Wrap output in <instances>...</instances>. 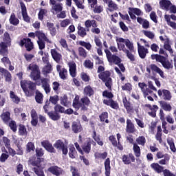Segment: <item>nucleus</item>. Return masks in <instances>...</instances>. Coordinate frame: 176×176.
Returning <instances> with one entry per match:
<instances>
[{"instance_id":"obj_1","label":"nucleus","mask_w":176,"mask_h":176,"mask_svg":"<svg viewBox=\"0 0 176 176\" xmlns=\"http://www.w3.org/2000/svg\"><path fill=\"white\" fill-rule=\"evenodd\" d=\"M117 42H119L117 43L118 50L125 53L130 61H135V57L132 54L134 52V43L130 41L129 38L124 39L122 37L119 38Z\"/></svg>"},{"instance_id":"obj_2","label":"nucleus","mask_w":176,"mask_h":176,"mask_svg":"<svg viewBox=\"0 0 176 176\" xmlns=\"http://www.w3.org/2000/svg\"><path fill=\"white\" fill-rule=\"evenodd\" d=\"M160 54H152L151 60H155L157 63H160L162 67L165 69H173L174 68V65H173V60L170 62L166 58V56H163L160 54H164V56H168L167 53L164 52L163 48H160L159 51Z\"/></svg>"},{"instance_id":"obj_3","label":"nucleus","mask_w":176,"mask_h":176,"mask_svg":"<svg viewBox=\"0 0 176 176\" xmlns=\"http://www.w3.org/2000/svg\"><path fill=\"white\" fill-rule=\"evenodd\" d=\"M90 104H91V100L88 96H84L80 98L79 95H76L73 100L72 107L76 111H79L80 108L81 111H87Z\"/></svg>"},{"instance_id":"obj_4","label":"nucleus","mask_w":176,"mask_h":176,"mask_svg":"<svg viewBox=\"0 0 176 176\" xmlns=\"http://www.w3.org/2000/svg\"><path fill=\"white\" fill-rule=\"evenodd\" d=\"M21 87L27 97L35 96V91L36 90V84L35 82L30 80L21 81Z\"/></svg>"},{"instance_id":"obj_5","label":"nucleus","mask_w":176,"mask_h":176,"mask_svg":"<svg viewBox=\"0 0 176 176\" xmlns=\"http://www.w3.org/2000/svg\"><path fill=\"white\" fill-rule=\"evenodd\" d=\"M36 37L38 38L37 44L40 50H43L46 47V43H52V41L47 38L46 34L43 32H37Z\"/></svg>"},{"instance_id":"obj_6","label":"nucleus","mask_w":176,"mask_h":176,"mask_svg":"<svg viewBox=\"0 0 176 176\" xmlns=\"http://www.w3.org/2000/svg\"><path fill=\"white\" fill-rule=\"evenodd\" d=\"M18 45L21 46V47H25L26 49V52H31L34 50V43L31 41V38H23L21 37L20 41L18 42Z\"/></svg>"},{"instance_id":"obj_7","label":"nucleus","mask_w":176,"mask_h":176,"mask_svg":"<svg viewBox=\"0 0 176 176\" xmlns=\"http://www.w3.org/2000/svg\"><path fill=\"white\" fill-rule=\"evenodd\" d=\"M28 69L32 71L30 74V78L32 80H39L41 79V71L39 70V66L36 64L30 65Z\"/></svg>"},{"instance_id":"obj_8","label":"nucleus","mask_w":176,"mask_h":176,"mask_svg":"<svg viewBox=\"0 0 176 176\" xmlns=\"http://www.w3.org/2000/svg\"><path fill=\"white\" fill-rule=\"evenodd\" d=\"M54 148L56 149H58L59 151H62L63 155H68V146L63 142L61 140H58L54 144Z\"/></svg>"},{"instance_id":"obj_9","label":"nucleus","mask_w":176,"mask_h":176,"mask_svg":"<svg viewBox=\"0 0 176 176\" xmlns=\"http://www.w3.org/2000/svg\"><path fill=\"white\" fill-rule=\"evenodd\" d=\"M151 69L153 72H156L157 74H159L160 76H161V78L164 79L165 78L164 72H163L162 69L157 67V65H156L155 64H151L149 65V67H146V72H148V74H151Z\"/></svg>"},{"instance_id":"obj_10","label":"nucleus","mask_w":176,"mask_h":176,"mask_svg":"<svg viewBox=\"0 0 176 176\" xmlns=\"http://www.w3.org/2000/svg\"><path fill=\"white\" fill-rule=\"evenodd\" d=\"M157 94L159 97H161L165 101H171L172 96L171 92L167 89H159L157 91Z\"/></svg>"},{"instance_id":"obj_11","label":"nucleus","mask_w":176,"mask_h":176,"mask_svg":"<svg viewBox=\"0 0 176 176\" xmlns=\"http://www.w3.org/2000/svg\"><path fill=\"white\" fill-rule=\"evenodd\" d=\"M122 102L127 113H133L134 112V106L131 102L127 100V97L124 96L122 98Z\"/></svg>"},{"instance_id":"obj_12","label":"nucleus","mask_w":176,"mask_h":176,"mask_svg":"<svg viewBox=\"0 0 176 176\" xmlns=\"http://www.w3.org/2000/svg\"><path fill=\"white\" fill-rule=\"evenodd\" d=\"M122 162L124 164H131V163H134L135 162V157L133 153H129L128 155H123L122 157Z\"/></svg>"},{"instance_id":"obj_13","label":"nucleus","mask_w":176,"mask_h":176,"mask_svg":"<svg viewBox=\"0 0 176 176\" xmlns=\"http://www.w3.org/2000/svg\"><path fill=\"white\" fill-rule=\"evenodd\" d=\"M41 146L50 153H56V148H54V146H53V144L50 143L49 140H43L41 142Z\"/></svg>"},{"instance_id":"obj_14","label":"nucleus","mask_w":176,"mask_h":176,"mask_svg":"<svg viewBox=\"0 0 176 176\" xmlns=\"http://www.w3.org/2000/svg\"><path fill=\"white\" fill-rule=\"evenodd\" d=\"M138 86L141 89V91L143 93L144 98H146L149 94H152L153 93V91L148 88V85L145 84V82H139Z\"/></svg>"},{"instance_id":"obj_15","label":"nucleus","mask_w":176,"mask_h":176,"mask_svg":"<svg viewBox=\"0 0 176 176\" xmlns=\"http://www.w3.org/2000/svg\"><path fill=\"white\" fill-rule=\"evenodd\" d=\"M21 9V14L23 19L25 23H31V17L28 16V13L27 12V7L23 2L20 3Z\"/></svg>"},{"instance_id":"obj_16","label":"nucleus","mask_w":176,"mask_h":176,"mask_svg":"<svg viewBox=\"0 0 176 176\" xmlns=\"http://www.w3.org/2000/svg\"><path fill=\"white\" fill-rule=\"evenodd\" d=\"M135 131H137V129H135V126L134 125V123H133V121H131V120L127 119L126 133H127V134H134Z\"/></svg>"},{"instance_id":"obj_17","label":"nucleus","mask_w":176,"mask_h":176,"mask_svg":"<svg viewBox=\"0 0 176 176\" xmlns=\"http://www.w3.org/2000/svg\"><path fill=\"white\" fill-rule=\"evenodd\" d=\"M103 104H104V105H107V107H110L113 109H119V104L118 102L113 100V99H104Z\"/></svg>"},{"instance_id":"obj_18","label":"nucleus","mask_w":176,"mask_h":176,"mask_svg":"<svg viewBox=\"0 0 176 176\" xmlns=\"http://www.w3.org/2000/svg\"><path fill=\"white\" fill-rule=\"evenodd\" d=\"M47 171L52 175L60 176L63 174V169L58 166H52L48 168Z\"/></svg>"},{"instance_id":"obj_19","label":"nucleus","mask_w":176,"mask_h":176,"mask_svg":"<svg viewBox=\"0 0 176 176\" xmlns=\"http://www.w3.org/2000/svg\"><path fill=\"white\" fill-rule=\"evenodd\" d=\"M72 131H73L74 134H78V133H82V131H83V127L82 126V124H80V122L74 121L72 124Z\"/></svg>"},{"instance_id":"obj_20","label":"nucleus","mask_w":176,"mask_h":176,"mask_svg":"<svg viewBox=\"0 0 176 176\" xmlns=\"http://www.w3.org/2000/svg\"><path fill=\"white\" fill-rule=\"evenodd\" d=\"M138 52L139 56L140 58H145L146 57V54H148V49L145 48V47L142 45H140V43H138Z\"/></svg>"},{"instance_id":"obj_21","label":"nucleus","mask_w":176,"mask_h":176,"mask_svg":"<svg viewBox=\"0 0 176 176\" xmlns=\"http://www.w3.org/2000/svg\"><path fill=\"white\" fill-rule=\"evenodd\" d=\"M50 52L53 60H54L56 63H60V61H61V58L63 57V56H61V54L58 53V52H57V50L56 49H51Z\"/></svg>"},{"instance_id":"obj_22","label":"nucleus","mask_w":176,"mask_h":176,"mask_svg":"<svg viewBox=\"0 0 176 176\" xmlns=\"http://www.w3.org/2000/svg\"><path fill=\"white\" fill-rule=\"evenodd\" d=\"M46 25L50 35L56 36V35H57V29L56 28V26H54V23L52 22H47Z\"/></svg>"},{"instance_id":"obj_23","label":"nucleus","mask_w":176,"mask_h":176,"mask_svg":"<svg viewBox=\"0 0 176 176\" xmlns=\"http://www.w3.org/2000/svg\"><path fill=\"white\" fill-rule=\"evenodd\" d=\"M83 153L89 155L91 151V142H89L87 140L84 144L81 146Z\"/></svg>"},{"instance_id":"obj_24","label":"nucleus","mask_w":176,"mask_h":176,"mask_svg":"<svg viewBox=\"0 0 176 176\" xmlns=\"http://www.w3.org/2000/svg\"><path fill=\"white\" fill-rule=\"evenodd\" d=\"M69 74L72 78H75L76 76V63L75 62H69L68 63Z\"/></svg>"},{"instance_id":"obj_25","label":"nucleus","mask_w":176,"mask_h":176,"mask_svg":"<svg viewBox=\"0 0 176 176\" xmlns=\"http://www.w3.org/2000/svg\"><path fill=\"white\" fill-rule=\"evenodd\" d=\"M137 22L139 24H140L142 26V28H144V30H148V28H149L150 23L146 19H145L141 16H138Z\"/></svg>"},{"instance_id":"obj_26","label":"nucleus","mask_w":176,"mask_h":176,"mask_svg":"<svg viewBox=\"0 0 176 176\" xmlns=\"http://www.w3.org/2000/svg\"><path fill=\"white\" fill-rule=\"evenodd\" d=\"M85 28L87 29V31H89V28H91V27H92V28H97V27H98V24L97 23V21L94 19L93 20L88 19L85 21Z\"/></svg>"},{"instance_id":"obj_27","label":"nucleus","mask_w":176,"mask_h":176,"mask_svg":"<svg viewBox=\"0 0 176 176\" xmlns=\"http://www.w3.org/2000/svg\"><path fill=\"white\" fill-rule=\"evenodd\" d=\"M9 45L5 43H0V54L1 56H8L9 54V50L8 49Z\"/></svg>"},{"instance_id":"obj_28","label":"nucleus","mask_w":176,"mask_h":176,"mask_svg":"<svg viewBox=\"0 0 176 176\" xmlns=\"http://www.w3.org/2000/svg\"><path fill=\"white\" fill-rule=\"evenodd\" d=\"M159 104L161 108L164 109V111H166V112H171L173 107H171V104H170V103H168L167 102L164 100H160L159 102Z\"/></svg>"},{"instance_id":"obj_29","label":"nucleus","mask_w":176,"mask_h":176,"mask_svg":"<svg viewBox=\"0 0 176 176\" xmlns=\"http://www.w3.org/2000/svg\"><path fill=\"white\" fill-rule=\"evenodd\" d=\"M0 72L3 74L6 82H12V74L8 69L0 67Z\"/></svg>"},{"instance_id":"obj_30","label":"nucleus","mask_w":176,"mask_h":176,"mask_svg":"<svg viewBox=\"0 0 176 176\" xmlns=\"http://www.w3.org/2000/svg\"><path fill=\"white\" fill-rule=\"evenodd\" d=\"M99 79H101L102 82L107 81L108 79H111V72L107 70L98 74Z\"/></svg>"},{"instance_id":"obj_31","label":"nucleus","mask_w":176,"mask_h":176,"mask_svg":"<svg viewBox=\"0 0 176 176\" xmlns=\"http://www.w3.org/2000/svg\"><path fill=\"white\" fill-rule=\"evenodd\" d=\"M105 176H111V160L107 158L104 161Z\"/></svg>"},{"instance_id":"obj_32","label":"nucleus","mask_w":176,"mask_h":176,"mask_svg":"<svg viewBox=\"0 0 176 176\" xmlns=\"http://www.w3.org/2000/svg\"><path fill=\"white\" fill-rule=\"evenodd\" d=\"M159 3L161 9L164 10H168L170 6H171V1L170 0H161Z\"/></svg>"},{"instance_id":"obj_33","label":"nucleus","mask_w":176,"mask_h":176,"mask_svg":"<svg viewBox=\"0 0 176 176\" xmlns=\"http://www.w3.org/2000/svg\"><path fill=\"white\" fill-rule=\"evenodd\" d=\"M32 166L36 167H41V163H42L43 158L33 157L30 160Z\"/></svg>"},{"instance_id":"obj_34","label":"nucleus","mask_w":176,"mask_h":176,"mask_svg":"<svg viewBox=\"0 0 176 176\" xmlns=\"http://www.w3.org/2000/svg\"><path fill=\"white\" fill-rule=\"evenodd\" d=\"M35 100L37 104H43V94L38 89L35 91Z\"/></svg>"},{"instance_id":"obj_35","label":"nucleus","mask_w":176,"mask_h":176,"mask_svg":"<svg viewBox=\"0 0 176 176\" xmlns=\"http://www.w3.org/2000/svg\"><path fill=\"white\" fill-rule=\"evenodd\" d=\"M3 42L1 43H6V45H8L9 47L12 46V38H10V34L8 32H6L3 34Z\"/></svg>"},{"instance_id":"obj_36","label":"nucleus","mask_w":176,"mask_h":176,"mask_svg":"<svg viewBox=\"0 0 176 176\" xmlns=\"http://www.w3.org/2000/svg\"><path fill=\"white\" fill-rule=\"evenodd\" d=\"M48 116L50 119L52 120H54V122L57 120H60V118H61V116H60V113H57L55 110L54 111H50L48 113Z\"/></svg>"},{"instance_id":"obj_37","label":"nucleus","mask_w":176,"mask_h":176,"mask_svg":"<svg viewBox=\"0 0 176 176\" xmlns=\"http://www.w3.org/2000/svg\"><path fill=\"white\" fill-rule=\"evenodd\" d=\"M84 94L86 97H91L94 96V89L90 85H87L84 88Z\"/></svg>"},{"instance_id":"obj_38","label":"nucleus","mask_w":176,"mask_h":176,"mask_svg":"<svg viewBox=\"0 0 176 176\" xmlns=\"http://www.w3.org/2000/svg\"><path fill=\"white\" fill-rule=\"evenodd\" d=\"M53 71V66H52V64L48 63L46 64L42 69V73L43 75H47V74H51Z\"/></svg>"},{"instance_id":"obj_39","label":"nucleus","mask_w":176,"mask_h":176,"mask_svg":"<svg viewBox=\"0 0 176 176\" xmlns=\"http://www.w3.org/2000/svg\"><path fill=\"white\" fill-rule=\"evenodd\" d=\"M1 118L3 120V122L6 124H8L9 123V120H10V112L9 111H6L3 113L1 115Z\"/></svg>"},{"instance_id":"obj_40","label":"nucleus","mask_w":176,"mask_h":176,"mask_svg":"<svg viewBox=\"0 0 176 176\" xmlns=\"http://www.w3.org/2000/svg\"><path fill=\"white\" fill-rule=\"evenodd\" d=\"M9 21L12 25H19L20 24V20L16 18V14L13 12L10 15Z\"/></svg>"},{"instance_id":"obj_41","label":"nucleus","mask_w":176,"mask_h":176,"mask_svg":"<svg viewBox=\"0 0 176 176\" xmlns=\"http://www.w3.org/2000/svg\"><path fill=\"white\" fill-rule=\"evenodd\" d=\"M92 138L97 142L98 145L102 146L104 145V142L101 140L100 135H97V132L96 131H93Z\"/></svg>"},{"instance_id":"obj_42","label":"nucleus","mask_w":176,"mask_h":176,"mask_svg":"<svg viewBox=\"0 0 176 176\" xmlns=\"http://www.w3.org/2000/svg\"><path fill=\"white\" fill-rule=\"evenodd\" d=\"M77 30H78V35H79V36H80L81 38H85V36H86V35H87V32L86 31V28L78 25L77 27Z\"/></svg>"},{"instance_id":"obj_43","label":"nucleus","mask_w":176,"mask_h":176,"mask_svg":"<svg viewBox=\"0 0 176 176\" xmlns=\"http://www.w3.org/2000/svg\"><path fill=\"white\" fill-rule=\"evenodd\" d=\"M164 49H165V50H168L170 54H173L174 51L173 50V48H171V45H170V39L168 38L166 39L164 43Z\"/></svg>"},{"instance_id":"obj_44","label":"nucleus","mask_w":176,"mask_h":176,"mask_svg":"<svg viewBox=\"0 0 176 176\" xmlns=\"http://www.w3.org/2000/svg\"><path fill=\"white\" fill-rule=\"evenodd\" d=\"M100 120L102 123L108 124L109 123V120H108V113L107 111H103L100 116H99Z\"/></svg>"},{"instance_id":"obj_45","label":"nucleus","mask_w":176,"mask_h":176,"mask_svg":"<svg viewBox=\"0 0 176 176\" xmlns=\"http://www.w3.org/2000/svg\"><path fill=\"white\" fill-rule=\"evenodd\" d=\"M133 151L136 157H140L141 156V148L137 143L133 144Z\"/></svg>"},{"instance_id":"obj_46","label":"nucleus","mask_w":176,"mask_h":176,"mask_svg":"<svg viewBox=\"0 0 176 176\" xmlns=\"http://www.w3.org/2000/svg\"><path fill=\"white\" fill-rule=\"evenodd\" d=\"M10 98H11L12 101L14 102V104H19L21 101L20 98L17 96V95L14 94V91H10Z\"/></svg>"},{"instance_id":"obj_47","label":"nucleus","mask_w":176,"mask_h":176,"mask_svg":"<svg viewBox=\"0 0 176 176\" xmlns=\"http://www.w3.org/2000/svg\"><path fill=\"white\" fill-rule=\"evenodd\" d=\"M108 61L109 63H113L116 65H119L122 63V59L116 55H113Z\"/></svg>"},{"instance_id":"obj_48","label":"nucleus","mask_w":176,"mask_h":176,"mask_svg":"<svg viewBox=\"0 0 176 176\" xmlns=\"http://www.w3.org/2000/svg\"><path fill=\"white\" fill-rule=\"evenodd\" d=\"M32 171L36 174L37 176H45V172H43V168L41 166L38 167H34L32 168Z\"/></svg>"},{"instance_id":"obj_49","label":"nucleus","mask_w":176,"mask_h":176,"mask_svg":"<svg viewBox=\"0 0 176 176\" xmlns=\"http://www.w3.org/2000/svg\"><path fill=\"white\" fill-rule=\"evenodd\" d=\"M27 128H25V126L23 124H20L19 125V135L24 136L27 135Z\"/></svg>"},{"instance_id":"obj_50","label":"nucleus","mask_w":176,"mask_h":176,"mask_svg":"<svg viewBox=\"0 0 176 176\" xmlns=\"http://www.w3.org/2000/svg\"><path fill=\"white\" fill-rule=\"evenodd\" d=\"M78 45H80V46H82V47H85V49H87V50H91V44L90 43V42L80 41L78 42Z\"/></svg>"},{"instance_id":"obj_51","label":"nucleus","mask_w":176,"mask_h":176,"mask_svg":"<svg viewBox=\"0 0 176 176\" xmlns=\"http://www.w3.org/2000/svg\"><path fill=\"white\" fill-rule=\"evenodd\" d=\"M78 56L82 57V58H86L87 57V52L83 48V47H78Z\"/></svg>"},{"instance_id":"obj_52","label":"nucleus","mask_w":176,"mask_h":176,"mask_svg":"<svg viewBox=\"0 0 176 176\" xmlns=\"http://www.w3.org/2000/svg\"><path fill=\"white\" fill-rule=\"evenodd\" d=\"M108 156V153L104 152L102 153L96 152L94 153L95 159H107V157Z\"/></svg>"},{"instance_id":"obj_53","label":"nucleus","mask_w":176,"mask_h":176,"mask_svg":"<svg viewBox=\"0 0 176 176\" xmlns=\"http://www.w3.org/2000/svg\"><path fill=\"white\" fill-rule=\"evenodd\" d=\"M136 142L138 145H142V146H145V144H146V139H145L144 136H139L136 138Z\"/></svg>"},{"instance_id":"obj_54","label":"nucleus","mask_w":176,"mask_h":176,"mask_svg":"<svg viewBox=\"0 0 176 176\" xmlns=\"http://www.w3.org/2000/svg\"><path fill=\"white\" fill-rule=\"evenodd\" d=\"M167 143L169 145L170 149L173 153L176 152L175 144L174 143V140L167 139Z\"/></svg>"},{"instance_id":"obj_55","label":"nucleus","mask_w":176,"mask_h":176,"mask_svg":"<svg viewBox=\"0 0 176 176\" xmlns=\"http://www.w3.org/2000/svg\"><path fill=\"white\" fill-rule=\"evenodd\" d=\"M46 14H47V10L40 9V11L38 14V20H41V21H43V17H44V16H46Z\"/></svg>"},{"instance_id":"obj_56","label":"nucleus","mask_w":176,"mask_h":176,"mask_svg":"<svg viewBox=\"0 0 176 176\" xmlns=\"http://www.w3.org/2000/svg\"><path fill=\"white\" fill-rule=\"evenodd\" d=\"M67 75H68V71L65 68H63L59 72V76L60 79H63V80H65V79H67Z\"/></svg>"},{"instance_id":"obj_57","label":"nucleus","mask_w":176,"mask_h":176,"mask_svg":"<svg viewBox=\"0 0 176 176\" xmlns=\"http://www.w3.org/2000/svg\"><path fill=\"white\" fill-rule=\"evenodd\" d=\"M84 67L88 68V69H93V68H94V63H93L90 59L85 60L84 62Z\"/></svg>"},{"instance_id":"obj_58","label":"nucleus","mask_w":176,"mask_h":176,"mask_svg":"<svg viewBox=\"0 0 176 176\" xmlns=\"http://www.w3.org/2000/svg\"><path fill=\"white\" fill-rule=\"evenodd\" d=\"M170 162V155L168 153L164 154V159H162L158 162L159 164L166 165L167 162Z\"/></svg>"},{"instance_id":"obj_59","label":"nucleus","mask_w":176,"mask_h":176,"mask_svg":"<svg viewBox=\"0 0 176 176\" xmlns=\"http://www.w3.org/2000/svg\"><path fill=\"white\" fill-rule=\"evenodd\" d=\"M52 10L56 12L57 13H59V12L63 11V3H55L54 5H52Z\"/></svg>"},{"instance_id":"obj_60","label":"nucleus","mask_w":176,"mask_h":176,"mask_svg":"<svg viewBox=\"0 0 176 176\" xmlns=\"http://www.w3.org/2000/svg\"><path fill=\"white\" fill-rule=\"evenodd\" d=\"M9 127L10 128V130L13 131V133H16V131H17V124H16V121L11 120L9 122Z\"/></svg>"},{"instance_id":"obj_61","label":"nucleus","mask_w":176,"mask_h":176,"mask_svg":"<svg viewBox=\"0 0 176 176\" xmlns=\"http://www.w3.org/2000/svg\"><path fill=\"white\" fill-rule=\"evenodd\" d=\"M32 151H35V144H34V143L31 142H29L26 144V151L28 152V153H30V152H31Z\"/></svg>"},{"instance_id":"obj_62","label":"nucleus","mask_w":176,"mask_h":176,"mask_svg":"<svg viewBox=\"0 0 176 176\" xmlns=\"http://www.w3.org/2000/svg\"><path fill=\"white\" fill-rule=\"evenodd\" d=\"M70 171L72 174V176H80V173H79L78 168H76L74 166H70Z\"/></svg>"},{"instance_id":"obj_63","label":"nucleus","mask_w":176,"mask_h":176,"mask_svg":"<svg viewBox=\"0 0 176 176\" xmlns=\"http://www.w3.org/2000/svg\"><path fill=\"white\" fill-rule=\"evenodd\" d=\"M108 5V8L112 9V10H118L119 8L118 7V4L115 3L113 1H109Z\"/></svg>"},{"instance_id":"obj_64","label":"nucleus","mask_w":176,"mask_h":176,"mask_svg":"<svg viewBox=\"0 0 176 176\" xmlns=\"http://www.w3.org/2000/svg\"><path fill=\"white\" fill-rule=\"evenodd\" d=\"M45 155V151L42 148H36V156L37 157H42Z\"/></svg>"}]
</instances>
